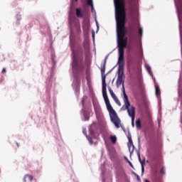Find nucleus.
<instances>
[{
	"mask_svg": "<svg viewBox=\"0 0 182 182\" xmlns=\"http://www.w3.org/2000/svg\"><path fill=\"white\" fill-rule=\"evenodd\" d=\"M117 25V42L119 58L117 61V75H124V49L127 48V30L126 29V5L122 1L119 10L114 11Z\"/></svg>",
	"mask_w": 182,
	"mask_h": 182,
	"instance_id": "1",
	"label": "nucleus"
},
{
	"mask_svg": "<svg viewBox=\"0 0 182 182\" xmlns=\"http://www.w3.org/2000/svg\"><path fill=\"white\" fill-rule=\"evenodd\" d=\"M72 41H73V34L70 32V46L71 50L73 75L74 76L72 86L75 90L76 96H79L80 80L77 78V76L79 75V73H82L83 69H85V57L83 56V48L82 47H79L76 52L75 51V47H73V44H72Z\"/></svg>",
	"mask_w": 182,
	"mask_h": 182,
	"instance_id": "2",
	"label": "nucleus"
},
{
	"mask_svg": "<svg viewBox=\"0 0 182 182\" xmlns=\"http://www.w3.org/2000/svg\"><path fill=\"white\" fill-rule=\"evenodd\" d=\"M107 58H109V55H107L105 58L104 63L101 66L100 69L102 75V92L103 99L105 102V105L107 107V109L109 113L110 120L114 124L115 127H117V129H119L120 127V118H119V116H117V113L113 109L112 105H110V101L109 100V97L107 96V90L106 88V76L107 74L105 75V72L106 70V63L107 62Z\"/></svg>",
	"mask_w": 182,
	"mask_h": 182,
	"instance_id": "3",
	"label": "nucleus"
},
{
	"mask_svg": "<svg viewBox=\"0 0 182 182\" xmlns=\"http://www.w3.org/2000/svg\"><path fill=\"white\" fill-rule=\"evenodd\" d=\"M87 99V97L84 96L82 99L81 103L82 108L81 109V113H82V121L83 122H89V119H90V109H87L90 107V102H88L86 104V100Z\"/></svg>",
	"mask_w": 182,
	"mask_h": 182,
	"instance_id": "4",
	"label": "nucleus"
},
{
	"mask_svg": "<svg viewBox=\"0 0 182 182\" xmlns=\"http://www.w3.org/2000/svg\"><path fill=\"white\" fill-rule=\"evenodd\" d=\"M53 82H55V77H53V68H52L50 72V77L46 80V93L48 97H50V93L53 90L52 87Z\"/></svg>",
	"mask_w": 182,
	"mask_h": 182,
	"instance_id": "5",
	"label": "nucleus"
},
{
	"mask_svg": "<svg viewBox=\"0 0 182 182\" xmlns=\"http://www.w3.org/2000/svg\"><path fill=\"white\" fill-rule=\"evenodd\" d=\"M124 79H126L124 75H119L116 81V86L117 87H119L120 85L122 86V92L124 95L123 100H129V97L127 96V94H126V90L124 89Z\"/></svg>",
	"mask_w": 182,
	"mask_h": 182,
	"instance_id": "6",
	"label": "nucleus"
},
{
	"mask_svg": "<svg viewBox=\"0 0 182 182\" xmlns=\"http://www.w3.org/2000/svg\"><path fill=\"white\" fill-rule=\"evenodd\" d=\"M124 79H126L124 75H119L116 81V86L117 87H119L120 85L122 86V92L124 95L123 100H129V97L127 96V94H126V90L124 89Z\"/></svg>",
	"mask_w": 182,
	"mask_h": 182,
	"instance_id": "7",
	"label": "nucleus"
},
{
	"mask_svg": "<svg viewBox=\"0 0 182 182\" xmlns=\"http://www.w3.org/2000/svg\"><path fill=\"white\" fill-rule=\"evenodd\" d=\"M126 136L128 139V149L129 151V155L132 156L133 154V151H134V145L133 144V140L132 139V133H130V130L127 131V133H126Z\"/></svg>",
	"mask_w": 182,
	"mask_h": 182,
	"instance_id": "8",
	"label": "nucleus"
},
{
	"mask_svg": "<svg viewBox=\"0 0 182 182\" xmlns=\"http://www.w3.org/2000/svg\"><path fill=\"white\" fill-rule=\"evenodd\" d=\"M83 48L85 50V60L87 58V55H89L90 52V45L89 44V38H85L83 41Z\"/></svg>",
	"mask_w": 182,
	"mask_h": 182,
	"instance_id": "9",
	"label": "nucleus"
},
{
	"mask_svg": "<svg viewBox=\"0 0 182 182\" xmlns=\"http://www.w3.org/2000/svg\"><path fill=\"white\" fill-rule=\"evenodd\" d=\"M136 154L138 156L139 161L141 164V176L144 174V166L146 165V158L144 157L141 160V158L140 157V149L136 150Z\"/></svg>",
	"mask_w": 182,
	"mask_h": 182,
	"instance_id": "10",
	"label": "nucleus"
},
{
	"mask_svg": "<svg viewBox=\"0 0 182 182\" xmlns=\"http://www.w3.org/2000/svg\"><path fill=\"white\" fill-rule=\"evenodd\" d=\"M153 81H154V86H155L156 96L159 102H160V95L161 93V92L160 91V87L159 86V84L156 83V78L155 77H153Z\"/></svg>",
	"mask_w": 182,
	"mask_h": 182,
	"instance_id": "11",
	"label": "nucleus"
},
{
	"mask_svg": "<svg viewBox=\"0 0 182 182\" xmlns=\"http://www.w3.org/2000/svg\"><path fill=\"white\" fill-rule=\"evenodd\" d=\"M134 8L131 10V15L132 18H134L135 19H137V17L139 16V10L137 9V3L135 2L134 4Z\"/></svg>",
	"mask_w": 182,
	"mask_h": 182,
	"instance_id": "12",
	"label": "nucleus"
},
{
	"mask_svg": "<svg viewBox=\"0 0 182 182\" xmlns=\"http://www.w3.org/2000/svg\"><path fill=\"white\" fill-rule=\"evenodd\" d=\"M92 105L94 106L95 114H97V113L100 112V106L99 105V102H97L96 100H92Z\"/></svg>",
	"mask_w": 182,
	"mask_h": 182,
	"instance_id": "13",
	"label": "nucleus"
},
{
	"mask_svg": "<svg viewBox=\"0 0 182 182\" xmlns=\"http://www.w3.org/2000/svg\"><path fill=\"white\" fill-rule=\"evenodd\" d=\"M136 108H134V107L132 106L131 108H128L127 112H128V114L130 117H132V119H134L135 116H136Z\"/></svg>",
	"mask_w": 182,
	"mask_h": 182,
	"instance_id": "14",
	"label": "nucleus"
},
{
	"mask_svg": "<svg viewBox=\"0 0 182 182\" xmlns=\"http://www.w3.org/2000/svg\"><path fill=\"white\" fill-rule=\"evenodd\" d=\"M128 32H129V36H134V34L136 33V29L134 28V25H133V24L129 25Z\"/></svg>",
	"mask_w": 182,
	"mask_h": 182,
	"instance_id": "15",
	"label": "nucleus"
},
{
	"mask_svg": "<svg viewBox=\"0 0 182 182\" xmlns=\"http://www.w3.org/2000/svg\"><path fill=\"white\" fill-rule=\"evenodd\" d=\"M124 105L121 108V110H128L130 107V101L129 100H124Z\"/></svg>",
	"mask_w": 182,
	"mask_h": 182,
	"instance_id": "16",
	"label": "nucleus"
},
{
	"mask_svg": "<svg viewBox=\"0 0 182 182\" xmlns=\"http://www.w3.org/2000/svg\"><path fill=\"white\" fill-rule=\"evenodd\" d=\"M75 14L77 18H83V12H82V9H76Z\"/></svg>",
	"mask_w": 182,
	"mask_h": 182,
	"instance_id": "17",
	"label": "nucleus"
},
{
	"mask_svg": "<svg viewBox=\"0 0 182 182\" xmlns=\"http://www.w3.org/2000/svg\"><path fill=\"white\" fill-rule=\"evenodd\" d=\"M145 67H146V70H147L148 73L150 75V76H151L152 79L153 77H154L153 76V72L151 71V68L150 67V65H145Z\"/></svg>",
	"mask_w": 182,
	"mask_h": 182,
	"instance_id": "18",
	"label": "nucleus"
},
{
	"mask_svg": "<svg viewBox=\"0 0 182 182\" xmlns=\"http://www.w3.org/2000/svg\"><path fill=\"white\" fill-rule=\"evenodd\" d=\"M109 139H110L112 144H116V141H117V137L116 136V135H111L109 136Z\"/></svg>",
	"mask_w": 182,
	"mask_h": 182,
	"instance_id": "19",
	"label": "nucleus"
},
{
	"mask_svg": "<svg viewBox=\"0 0 182 182\" xmlns=\"http://www.w3.org/2000/svg\"><path fill=\"white\" fill-rule=\"evenodd\" d=\"M108 90L109 92V95H111V97H112L113 100L116 99L117 97L114 92H113V90L110 87H108Z\"/></svg>",
	"mask_w": 182,
	"mask_h": 182,
	"instance_id": "20",
	"label": "nucleus"
},
{
	"mask_svg": "<svg viewBox=\"0 0 182 182\" xmlns=\"http://www.w3.org/2000/svg\"><path fill=\"white\" fill-rule=\"evenodd\" d=\"M136 129L138 130H140V129H141V119H137L136 121Z\"/></svg>",
	"mask_w": 182,
	"mask_h": 182,
	"instance_id": "21",
	"label": "nucleus"
},
{
	"mask_svg": "<svg viewBox=\"0 0 182 182\" xmlns=\"http://www.w3.org/2000/svg\"><path fill=\"white\" fill-rule=\"evenodd\" d=\"M26 178H28L29 180V181H32V180H33V176H32L31 175H26L23 178V181L26 182Z\"/></svg>",
	"mask_w": 182,
	"mask_h": 182,
	"instance_id": "22",
	"label": "nucleus"
},
{
	"mask_svg": "<svg viewBox=\"0 0 182 182\" xmlns=\"http://www.w3.org/2000/svg\"><path fill=\"white\" fill-rule=\"evenodd\" d=\"M127 65H129V66H133V65H134V60L133 58H129L127 60Z\"/></svg>",
	"mask_w": 182,
	"mask_h": 182,
	"instance_id": "23",
	"label": "nucleus"
},
{
	"mask_svg": "<svg viewBox=\"0 0 182 182\" xmlns=\"http://www.w3.org/2000/svg\"><path fill=\"white\" fill-rule=\"evenodd\" d=\"M17 21H16V24L17 25H20L21 23V19H22V18L21 17V15L20 14H17L16 16Z\"/></svg>",
	"mask_w": 182,
	"mask_h": 182,
	"instance_id": "24",
	"label": "nucleus"
},
{
	"mask_svg": "<svg viewBox=\"0 0 182 182\" xmlns=\"http://www.w3.org/2000/svg\"><path fill=\"white\" fill-rule=\"evenodd\" d=\"M124 160H126L128 163V164L132 167V168H134V166H133V164L129 160V159L127 158V156H124Z\"/></svg>",
	"mask_w": 182,
	"mask_h": 182,
	"instance_id": "25",
	"label": "nucleus"
},
{
	"mask_svg": "<svg viewBox=\"0 0 182 182\" xmlns=\"http://www.w3.org/2000/svg\"><path fill=\"white\" fill-rule=\"evenodd\" d=\"M114 1V11H119L120 8L117 7V0Z\"/></svg>",
	"mask_w": 182,
	"mask_h": 182,
	"instance_id": "26",
	"label": "nucleus"
},
{
	"mask_svg": "<svg viewBox=\"0 0 182 182\" xmlns=\"http://www.w3.org/2000/svg\"><path fill=\"white\" fill-rule=\"evenodd\" d=\"M139 36L141 38L143 36V27H139L138 30Z\"/></svg>",
	"mask_w": 182,
	"mask_h": 182,
	"instance_id": "27",
	"label": "nucleus"
},
{
	"mask_svg": "<svg viewBox=\"0 0 182 182\" xmlns=\"http://www.w3.org/2000/svg\"><path fill=\"white\" fill-rule=\"evenodd\" d=\"M86 139L88 140L90 144H93V139L89 135H86Z\"/></svg>",
	"mask_w": 182,
	"mask_h": 182,
	"instance_id": "28",
	"label": "nucleus"
},
{
	"mask_svg": "<svg viewBox=\"0 0 182 182\" xmlns=\"http://www.w3.org/2000/svg\"><path fill=\"white\" fill-rule=\"evenodd\" d=\"M100 168H101V174L102 176H103V174H105V162L102 164H101Z\"/></svg>",
	"mask_w": 182,
	"mask_h": 182,
	"instance_id": "29",
	"label": "nucleus"
},
{
	"mask_svg": "<svg viewBox=\"0 0 182 182\" xmlns=\"http://www.w3.org/2000/svg\"><path fill=\"white\" fill-rule=\"evenodd\" d=\"M86 4L88 6H92L93 5V0H86Z\"/></svg>",
	"mask_w": 182,
	"mask_h": 182,
	"instance_id": "30",
	"label": "nucleus"
},
{
	"mask_svg": "<svg viewBox=\"0 0 182 182\" xmlns=\"http://www.w3.org/2000/svg\"><path fill=\"white\" fill-rule=\"evenodd\" d=\"M114 100L115 103H117V105H118V106H122V103L119 100V98L116 97L115 99H114Z\"/></svg>",
	"mask_w": 182,
	"mask_h": 182,
	"instance_id": "31",
	"label": "nucleus"
},
{
	"mask_svg": "<svg viewBox=\"0 0 182 182\" xmlns=\"http://www.w3.org/2000/svg\"><path fill=\"white\" fill-rule=\"evenodd\" d=\"M161 173L164 176V174H166V168L164 166H163L161 169Z\"/></svg>",
	"mask_w": 182,
	"mask_h": 182,
	"instance_id": "32",
	"label": "nucleus"
},
{
	"mask_svg": "<svg viewBox=\"0 0 182 182\" xmlns=\"http://www.w3.org/2000/svg\"><path fill=\"white\" fill-rule=\"evenodd\" d=\"M90 6L91 8V11H92V14H95V15H96V10H95V6H93V4Z\"/></svg>",
	"mask_w": 182,
	"mask_h": 182,
	"instance_id": "33",
	"label": "nucleus"
},
{
	"mask_svg": "<svg viewBox=\"0 0 182 182\" xmlns=\"http://www.w3.org/2000/svg\"><path fill=\"white\" fill-rule=\"evenodd\" d=\"M92 41L95 42V31H92Z\"/></svg>",
	"mask_w": 182,
	"mask_h": 182,
	"instance_id": "34",
	"label": "nucleus"
},
{
	"mask_svg": "<svg viewBox=\"0 0 182 182\" xmlns=\"http://www.w3.org/2000/svg\"><path fill=\"white\" fill-rule=\"evenodd\" d=\"M132 126L134 127V118H132Z\"/></svg>",
	"mask_w": 182,
	"mask_h": 182,
	"instance_id": "35",
	"label": "nucleus"
},
{
	"mask_svg": "<svg viewBox=\"0 0 182 182\" xmlns=\"http://www.w3.org/2000/svg\"><path fill=\"white\" fill-rule=\"evenodd\" d=\"M82 133H83V134L85 135V137H86V136H87V132H86V129H84L82 130Z\"/></svg>",
	"mask_w": 182,
	"mask_h": 182,
	"instance_id": "36",
	"label": "nucleus"
},
{
	"mask_svg": "<svg viewBox=\"0 0 182 182\" xmlns=\"http://www.w3.org/2000/svg\"><path fill=\"white\" fill-rule=\"evenodd\" d=\"M136 177L137 181H141V179L140 178V176L138 175Z\"/></svg>",
	"mask_w": 182,
	"mask_h": 182,
	"instance_id": "37",
	"label": "nucleus"
},
{
	"mask_svg": "<svg viewBox=\"0 0 182 182\" xmlns=\"http://www.w3.org/2000/svg\"><path fill=\"white\" fill-rule=\"evenodd\" d=\"M138 146L140 147V137H138Z\"/></svg>",
	"mask_w": 182,
	"mask_h": 182,
	"instance_id": "38",
	"label": "nucleus"
},
{
	"mask_svg": "<svg viewBox=\"0 0 182 182\" xmlns=\"http://www.w3.org/2000/svg\"><path fill=\"white\" fill-rule=\"evenodd\" d=\"M1 72H2V73H5V72H6V68H3Z\"/></svg>",
	"mask_w": 182,
	"mask_h": 182,
	"instance_id": "39",
	"label": "nucleus"
},
{
	"mask_svg": "<svg viewBox=\"0 0 182 182\" xmlns=\"http://www.w3.org/2000/svg\"><path fill=\"white\" fill-rule=\"evenodd\" d=\"M132 174H134V176H135V177H136L138 176L137 173H136L135 172H132Z\"/></svg>",
	"mask_w": 182,
	"mask_h": 182,
	"instance_id": "40",
	"label": "nucleus"
},
{
	"mask_svg": "<svg viewBox=\"0 0 182 182\" xmlns=\"http://www.w3.org/2000/svg\"><path fill=\"white\" fill-rule=\"evenodd\" d=\"M102 182H106V179L102 176Z\"/></svg>",
	"mask_w": 182,
	"mask_h": 182,
	"instance_id": "41",
	"label": "nucleus"
},
{
	"mask_svg": "<svg viewBox=\"0 0 182 182\" xmlns=\"http://www.w3.org/2000/svg\"><path fill=\"white\" fill-rule=\"evenodd\" d=\"M96 22V26H99V22L97 21V20L95 21Z\"/></svg>",
	"mask_w": 182,
	"mask_h": 182,
	"instance_id": "42",
	"label": "nucleus"
},
{
	"mask_svg": "<svg viewBox=\"0 0 182 182\" xmlns=\"http://www.w3.org/2000/svg\"><path fill=\"white\" fill-rule=\"evenodd\" d=\"M99 31V26H97V31L96 32H98Z\"/></svg>",
	"mask_w": 182,
	"mask_h": 182,
	"instance_id": "43",
	"label": "nucleus"
},
{
	"mask_svg": "<svg viewBox=\"0 0 182 182\" xmlns=\"http://www.w3.org/2000/svg\"><path fill=\"white\" fill-rule=\"evenodd\" d=\"M52 60L53 62H55V58H53V55H52Z\"/></svg>",
	"mask_w": 182,
	"mask_h": 182,
	"instance_id": "44",
	"label": "nucleus"
},
{
	"mask_svg": "<svg viewBox=\"0 0 182 182\" xmlns=\"http://www.w3.org/2000/svg\"><path fill=\"white\" fill-rule=\"evenodd\" d=\"M144 182H150V181H149V179H145Z\"/></svg>",
	"mask_w": 182,
	"mask_h": 182,
	"instance_id": "45",
	"label": "nucleus"
},
{
	"mask_svg": "<svg viewBox=\"0 0 182 182\" xmlns=\"http://www.w3.org/2000/svg\"><path fill=\"white\" fill-rule=\"evenodd\" d=\"M71 2H73V0H70ZM75 2H77V0H75Z\"/></svg>",
	"mask_w": 182,
	"mask_h": 182,
	"instance_id": "46",
	"label": "nucleus"
},
{
	"mask_svg": "<svg viewBox=\"0 0 182 182\" xmlns=\"http://www.w3.org/2000/svg\"><path fill=\"white\" fill-rule=\"evenodd\" d=\"M158 124L160 126V120H158Z\"/></svg>",
	"mask_w": 182,
	"mask_h": 182,
	"instance_id": "47",
	"label": "nucleus"
},
{
	"mask_svg": "<svg viewBox=\"0 0 182 182\" xmlns=\"http://www.w3.org/2000/svg\"><path fill=\"white\" fill-rule=\"evenodd\" d=\"M178 93H180V89L178 90Z\"/></svg>",
	"mask_w": 182,
	"mask_h": 182,
	"instance_id": "48",
	"label": "nucleus"
},
{
	"mask_svg": "<svg viewBox=\"0 0 182 182\" xmlns=\"http://www.w3.org/2000/svg\"><path fill=\"white\" fill-rule=\"evenodd\" d=\"M110 72H112V70H110L108 72V73H110Z\"/></svg>",
	"mask_w": 182,
	"mask_h": 182,
	"instance_id": "49",
	"label": "nucleus"
},
{
	"mask_svg": "<svg viewBox=\"0 0 182 182\" xmlns=\"http://www.w3.org/2000/svg\"><path fill=\"white\" fill-rule=\"evenodd\" d=\"M114 82V79L112 80V83Z\"/></svg>",
	"mask_w": 182,
	"mask_h": 182,
	"instance_id": "50",
	"label": "nucleus"
},
{
	"mask_svg": "<svg viewBox=\"0 0 182 182\" xmlns=\"http://www.w3.org/2000/svg\"><path fill=\"white\" fill-rule=\"evenodd\" d=\"M124 133H126V130L125 129H124Z\"/></svg>",
	"mask_w": 182,
	"mask_h": 182,
	"instance_id": "51",
	"label": "nucleus"
},
{
	"mask_svg": "<svg viewBox=\"0 0 182 182\" xmlns=\"http://www.w3.org/2000/svg\"><path fill=\"white\" fill-rule=\"evenodd\" d=\"M81 2H83V0H82Z\"/></svg>",
	"mask_w": 182,
	"mask_h": 182,
	"instance_id": "52",
	"label": "nucleus"
},
{
	"mask_svg": "<svg viewBox=\"0 0 182 182\" xmlns=\"http://www.w3.org/2000/svg\"><path fill=\"white\" fill-rule=\"evenodd\" d=\"M17 146H19V145L17 144Z\"/></svg>",
	"mask_w": 182,
	"mask_h": 182,
	"instance_id": "53",
	"label": "nucleus"
}]
</instances>
